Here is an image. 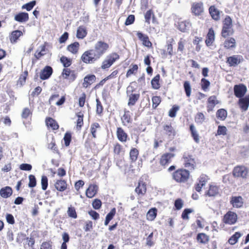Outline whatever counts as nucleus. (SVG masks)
I'll return each instance as SVG.
<instances>
[{"label": "nucleus", "instance_id": "a19ab883", "mask_svg": "<svg viewBox=\"0 0 249 249\" xmlns=\"http://www.w3.org/2000/svg\"><path fill=\"white\" fill-rule=\"evenodd\" d=\"M138 67L137 65H133L130 66L129 70L127 71L126 77H128L133 74H135L137 71Z\"/></svg>", "mask_w": 249, "mask_h": 249}, {"label": "nucleus", "instance_id": "680f3d73", "mask_svg": "<svg viewBox=\"0 0 249 249\" xmlns=\"http://www.w3.org/2000/svg\"><path fill=\"white\" fill-rule=\"evenodd\" d=\"M96 113L97 114H100L102 113L103 111V107L101 104V102L99 100V99H96Z\"/></svg>", "mask_w": 249, "mask_h": 249}, {"label": "nucleus", "instance_id": "9d476101", "mask_svg": "<svg viewBox=\"0 0 249 249\" xmlns=\"http://www.w3.org/2000/svg\"><path fill=\"white\" fill-rule=\"evenodd\" d=\"M192 12L196 16H199L203 12V4L201 2L194 3L192 6Z\"/></svg>", "mask_w": 249, "mask_h": 249}, {"label": "nucleus", "instance_id": "2eb2a0df", "mask_svg": "<svg viewBox=\"0 0 249 249\" xmlns=\"http://www.w3.org/2000/svg\"><path fill=\"white\" fill-rule=\"evenodd\" d=\"M138 37L142 42V44L146 47H149L151 46L152 44L149 40L148 37L143 34L142 33L138 32L137 33Z\"/></svg>", "mask_w": 249, "mask_h": 249}, {"label": "nucleus", "instance_id": "ea45409f", "mask_svg": "<svg viewBox=\"0 0 249 249\" xmlns=\"http://www.w3.org/2000/svg\"><path fill=\"white\" fill-rule=\"evenodd\" d=\"M190 23L186 21H182L178 23V28L183 32H185L189 28Z\"/></svg>", "mask_w": 249, "mask_h": 249}, {"label": "nucleus", "instance_id": "7c9ffc66", "mask_svg": "<svg viewBox=\"0 0 249 249\" xmlns=\"http://www.w3.org/2000/svg\"><path fill=\"white\" fill-rule=\"evenodd\" d=\"M79 48V44L77 42H75L67 47V50L73 54H75L78 52Z\"/></svg>", "mask_w": 249, "mask_h": 249}, {"label": "nucleus", "instance_id": "f03ea898", "mask_svg": "<svg viewBox=\"0 0 249 249\" xmlns=\"http://www.w3.org/2000/svg\"><path fill=\"white\" fill-rule=\"evenodd\" d=\"M234 33L232 28L231 18L227 16L223 21V27L221 31V36L226 38L229 36H232Z\"/></svg>", "mask_w": 249, "mask_h": 249}, {"label": "nucleus", "instance_id": "c85d7f7f", "mask_svg": "<svg viewBox=\"0 0 249 249\" xmlns=\"http://www.w3.org/2000/svg\"><path fill=\"white\" fill-rule=\"evenodd\" d=\"M22 35V33L19 30L13 31L10 36V39L12 43L16 42L17 40Z\"/></svg>", "mask_w": 249, "mask_h": 249}, {"label": "nucleus", "instance_id": "72a5a7b5", "mask_svg": "<svg viewBox=\"0 0 249 249\" xmlns=\"http://www.w3.org/2000/svg\"><path fill=\"white\" fill-rule=\"evenodd\" d=\"M139 94H132L129 95V101L128 103V106H133L135 104L136 102L139 99Z\"/></svg>", "mask_w": 249, "mask_h": 249}, {"label": "nucleus", "instance_id": "052dcab7", "mask_svg": "<svg viewBox=\"0 0 249 249\" xmlns=\"http://www.w3.org/2000/svg\"><path fill=\"white\" fill-rule=\"evenodd\" d=\"M227 117V110L224 109H219V118L221 120H225Z\"/></svg>", "mask_w": 249, "mask_h": 249}, {"label": "nucleus", "instance_id": "5fc2aeb1", "mask_svg": "<svg viewBox=\"0 0 249 249\" xmlns=\"http://www.w3.org/2000/svg\"><path fill=\"white\" fill-rule=\"evenodd\" d=\"M41 188L44 191L46 190L48 187V178L46 176H43L41 180Z\"/></svg>", "mask_w": 249, "mask_h": 249}, {"label": "nucleus", "instance_id": "2f4dec72", "mask_svg": "<svg viewBox=\"0 0 249 249\" xmlns=\"http://www.w3.org/2000/svg\"><path fill=\"white\" fill-rule=\"evenodd\" d=\"M209 13L212 18L215 20H218V10L214 5L210 6L209 9Z\"/></svg>", "mask_w": 249, "mask_h": 249}, {"label": "nucleus", "instance_id": "bb28decb", "mask_svg": "<svg viewBox=\"0 0 249 249\" xmlns=\"http://www.w3.org/2000/svg\"><path fill=\"white\" fill-rule=\"evenodd\" d=\"M117 135L119 141L123 142L126 141L127 135L122 128H118Z\"/></svg>", "mask_w": 249, "mask_h": 249}, {"label": "nucleus", "instance_id": "c03bdc74", "mask_svg": "<svg viewBox=\"0 0 249 249\" xmlns=\"http://www.w3.org/2000/svg\"><path fill=\"white\" fill-rule=\"evenodd\" d=\"M87 35V32L86 30L81 27H79L77 31V35L76 36L79 38H83L86 36Z\"/></svg>", "mask_w": 249, "mask_h": 249}, {"label": "nucleus", "instance_id": "e2e57ef3", "mask_svg": "<svg viewBox=\"0 0 249 249\" xmlns=\"http://www.w3.org/2000/svg\"><path fill=\"white\" fill-rule=\"evenodd\" d=\"M71 134L70 133L67 132L64 137V140L65 142V145L68 146L70 145L71 141Z\"/></svg>", "mask_w": 249, "mask_h": 249}, {"label": "nucleus", "instance_id": "a211bd4d", "mask_svg": "<svg viewBox=\"0 0 249 249\" xmlns=\"http://www.w3.org/2000/svg\"><path fill=\"white\" fill-rule=\"evenodd\" d=\"M224 46L227 49H233L236 47V41L233 37H229L225 40Z\"/></svg>", "mask_w": 249, "mask_h": 249}, {"label": "nucleus", "instance_id": "a878e982", "mask_svg": "<svg viewBox=\"0 0 249 249\" xmlns=\"http://www.w3.org/2000/svg\"><path fill=\"white\" fill-rule=\"evenodd\" d=\"M62 76L65 79H68L70 77V79L73 81L75 78V76L69 69L66 68L63 70Z\"/></svg>", "mask_w": 249, "mask_h": 249}, {"label": "nucleus", "instance_id": "4be33fe9", "mask_svg": "<svg viewBox=\"0 0 249 249\" xmlns=\"http://www.w3.org/2000/svg\"><path fill=\"white\" fill-rule=\"evenodd\" d=\"M12 193V189L9 186L2 188L0 190V195L3 198H7L10 196Z\"/></svg>", "mask_w": 249, "mask_h": 249}, {"label": "nucleus", "instance_id": "79ce46f5", "mask_svg": "<svg viewBox=\"0 0 249 249\" xmlns=\"http://www.w3.org/2000/svg\"><path fill=\"white\" fill-rule=\"evenodd\" d=\"M139 151L136 148H132L130 152V158L132 161H135L138 158Z\"/></svg>", "mask_w": 249, "mask_h": 249}, {"label": "nucleus", "instance_id": "58836bf2", "mask_svg": "<svg viewBox=\"0 0 249 249\" xmlns=\"http://www.w3.org/2000/svg\"><path fill=\"white\" fill-rule=\"evenodd\" d=\"M183 87L187 97H189L191 93V87L190 82L186 81L184 82Z\"/></svg>", "mask_w": 249, "mask_h": 249}, {"label": "nucleus", "instance_id": "1a4fd4ad", "mask_svg": "<svg viewBox=\"0 0 249 249\" xmlns=\"http://www.w3.org/2000/svg\"><path fill=\"white\" fill-rule=\"evenodd\" d=\"M53 69L51 67L46 66L40 72V78L42 80L48 79L52 74Z\"/></svg>", "mask_w": 249, "mask_h": 249}, {"label": "nucleus", "instance_id": "ddd939ff", "mask_svg": "<svg viewBox=\"0 0 249 249\" xmlns=\"http://www.w3.org/2000/svg\"><path fill=\"white\" fill-rule=\"evenodd\" d=\"M239 105L243 110H247L249 106V95L240 98L239 100Z\"/></svg>", "mask_w": 249, "mask_h": 249}, {"label": "nucleus", "instance_id": "20e7f679", "mask_svg": "<svg viewBox=\"0 0 249 249\" xmlns=\"http://www.w3.org/2000/svg\"><path fill=\"white\" fill-rule=\"evenodd\" d=\"M182 160L184 166L190 169H194L195 161L192 155L189 152H184L183 155Z\"/></svg>", "mask_w": 249, "mask_h": 249}, {"label": "nucleus", "instance_id": "412c9836", "mask_svg": "<svg viewBox=\"0 0 249 249\" xmlns=\"http://www.w3.org/2000/svg\"><path fill=\"white\" fill-rule=\"evenodd\" d=\"M96 77L94 75H87L84 78L83 86L85 88H87L89 86L91 85L95 81Z\"/></svg>", "mask_w": 249, "mask_h": 249}, {"label": "nucleus", "instance_id": "3c124183", "mask_svg": "<svg viewBox=\"0 0 249 249\" xmlns=\"http://www.w3.org/2000/svg\"><path fill=\"white\" fill-rule=\"evenodd\" d=\"M29 182L28 186L30 188H33L36 185V181L35 177L34 175H30L29 176Z\"/></svg>", "mask_w": 249, "mask_h": 249}, {"label": "nucleus", "instance_id": "aec40b11", "mask_svg": "<svg viewBox=\"0 0 249 249\" xmlns=\"http://www.w3.org/2000/svg\"><path fill=\"white\" fill-rule=\"evenodd\" d=\"M232 206L234 207L240 208L243 204V198L241 196H234L231 198V200Z\"/></svg>", "mask_w": 249, "mask_h": 249}, {"label": "nucleus", "instance_id": "7ed1b4c3", "mask_svg": "<svg viewBox=\"0 0 249 249\" xmlns=\"http://www.w3.org/2000/svg\"><path fill=\"white\" fill-rule=\"evenodd\" d=\"M189 172L183 169L177 170L172 175V178L178 183L186 182L189 179Z\"/></svg>", "mask_w": 249, "mask_h": 249}, {"label": "nucleus", "instance_id": "09e8293b", "mask_svg": "<svg viewBox=\"0 0 249 249\" xmlns=\"http://www.w3.org/2000/svg\"><path fill=\"white\" fill-rule=\"evenodd\" d=\"M67 213L68 215L71 218H77V214L75 211V209L74 207L70 206L68 208V210L67 211Z\"/></svg>", "mask_w": 249, "mask_h": 249}, {"label": "nucleus", "instance_id": "423d86ee", "mask_svg": "<svg viewBox=\"0 0 249 249\" xmlns=\"http://www.w3.org/2000/svg\"><path fill=\"white\" fill-rule=\"evenodd\" d=\"M237 219V214L232 212H228L224 216L223 221L230 225L234 224Z\"/></svg>", "mask_w": 249, "mask_h": 249}, {"label": "nucleus", "instance_id": "f704fd0d", "mask_svg": "<svg viewBox=\"0 0 249 249\" xmlns=\"http://www.w3.org/2000/svg\"><path fill=\"white\" fill-rule=\"evenodd\" d=\"M157 215V209L156 208H152L150 209L147 213L146 217L148 220H153Z\"/></svg>", "mask_w": 249, "mask_h": 249}, {"label": "nucleus", "instance_id": "f257e3e1", "mask_svg": "<svg viewBox=\"0 0 249 249\" xmlns=\"http://www.w3.org/2000/svg\"><path fill=\"white\" fill-rule=\"evenodd\" d=\"M108 45L102 41H98L94 49L86 51L82 55V60L86 63H92L98 59L107 51Z\"/></svg>", "mask_w": 249, "mask_h": 249}, {"label": "nucleus", "instance_id": "f3484780", "mask_svg": "<svg viewBox=\"0 0 249 249\" xmlns=\"http://www.w3.org/2000/svg\"><path fill=\"white\" fill-rule=\"evenodd\" d=\"M175 156L174 154L166 153L163 155L160 159V162L162 165H165L170 162L171 159Z\"/></svg>", "mask_w": 249, "mask_h": 249}, {"label": "nucleus", "instance_id": "cd10ccee", "mask_svg": "<svg viewBox=\"0 0 249 249\" xmlns=\"http://www.w3.org/2000/svg\"><path fill=\"white\" fill-rule=\"evenodd\" d=\"M163 130L165 134L169 136L174 137L176 134V131L171 124H166L163 126Z\"/></svg>", "mask_w": 249, "mask_h": 249}, {"label": "nucleus", "instance_id": "0e129e2a", "mask_svg": "<svg viewBox=\"0 0 249 249\" xmlns=\"http://www.w3.org/2000/svg\"><path fill=\"white\" fill-rule=\"evenodd\" d=\"M92 207L96 210L99 209L102 205L101 201L98 199H95L92 203Z\"/></svg>", "mask_w": 249, "mask_h": 249}, {"label": "nucleus", "instance_id": "dca6fc26", "mask_svg": "<svg viewBox=\"0 0 249 249\" xmlns=\"http://www.w3.org/2000/svg\"><path fill=\"white\" fill-rule=\"evenodd\" d=\"M55 188L59 191L63 192L67 189V183L65 180H57L54 184Z\"/></svg>", "mask_w": 249, "mask_h": 249}, {"label": "nucleus", "instance_id": "b1692460", "mask_svg": "<svg viewBox=\"0 0 249 249\" xmlns=\"http://www.w3.org/2000/svg\"><path fill=\"white\" fill-rule=\"evenodd\" d=\"M214 40V31L212 29H210L207 34V39L205 40L206 44L207 46H210L212 44Z\"/></svg>", "mask_w": 249, "mask_h": 249}, {"label": "nucleus", "instance_id": "6ab92c4d", "mask_svg": "<svg viewBox=\"0 0 249 249\" xmlns=\"http://www.w3.org/2000/svg\"><path fill=\"white\" fill-rule=\"evenodd\" d=\"M240 57L239 55H233L232 56L229 57L227 58V62L231 66H234L240 62Z\"/></svg>", "mask_w": 249, "mask_h": 249}, {"label": "nucleus", "instance_id": "864d4df0", "mask_svg": "<svg viewBox=\"0 0 249 249\" xmlns=\"http://www.w3.org/2000/svg\"><path fill=\"white\" fill-rule=\"evenodd\" d=\"M179 107L178 106L174 105L169 111V116L171 117H175L177 112L179 110Z\"/></svg>", "mask_w": 249, "mask_h": 249}, {"label": "nucleus", "instance_id": "0eeeda50", "mask_svg": "<svg viewBox=\"0 0 249 249\" xmlns=\"http://www.w3.org/2000/svg\"><path fill=\"white\" fill-rule=\"evenodd\" d=\"M247 90L246 86L242 84L236 85L234 87V94L238 98H241L244 96Z\"/></svg>", "mask_w": 249, "mask_h": 249}, {"label": "nucleus", "instance_id": "8fccbe9b", "mask_svg": "<svg viewBox=\"0 0 249 249\" xmlns=\"http://www.w3.org/2000/svg\"><path fill=\"white\" fill-rule=\"evenodd\" d=\"M27 74V71H25L23 74L20 76L18 81V85H20V87H21L25 84Z\"/></svg>", "mask_w": 249, "mask_h": 249}, {"label": "nucleus", "instance_id": "4d7b16f0", "mask_svg": "<svg viewBox=\"0 0 249 249\" xmlns=\"http://www.w3.org/2000/svg\"><path fill=\"white\" fill-rule=\"evenodd\" d=\"M122 152V146L119 143L115 144L114 146V153L115 154L119 155Z\"/></svg>", "mask_w": 249, "mask_h": 249}, {"label": "nucleus", "instance_id": "4468645a", "mask_svg": "<svg viewBox=\"0 0 249 249\" xmlns=\"http://www.w3.org/2000/svg\"><path fill=\"white\" fill-rule=\"evenodd\" d=\"M98 187L96 185H90L87 189L86 195L88 197L92 198L96 194L97 192Z\"/></svg>", "mask_w": 249, "mask_h": 249}, {"label": "nucleus", "instance_id": "69168bd1", "mask_svg": "<svg viewBox=\"0 0 249 249\" xmlns=\"http://www.w3.org/2000/svg\"><path fill=\"white\" fill-rule=\"evenodd\" d=\"M183 205V203L182 200L180 198H178L175 201V207L178 210H180L182 208Z\"/></svg>", "mask_w": 249, "mask_h": 249}, {"label": "nucleus", "instance_id": "9b49d317", "mask_svg": "<svg viewBox=\"0 0 249 249\" xmlns=\"http://www.w3.org/2000/svg\"><path fill=\"white\" fill-rule=\"evenodd\" d=\"M218 103L216 96H210L208 100L207 103V110L210 112L213 110V108L215 105Z\"/></svg>", "mask_w": 249, "mask_h": 249}, {"label": "nucleus", "instance_id": "e433bc0d", "mask_svg": "<svg viewBox=\"0 0 249 249\" xmlns=\"http://www.w3.org/2000/svg\"><path fill=\"white\" fill-rule=\"evenodd\" d=\"M190 129L192 135L195 141V142L198 143L199 141L198 134L197 131L193 124H191L190 126Z\"/></svg>", "mask_w": 249, "mask_h": 249}, {"label": "nucleus", "instance_id": "f8f14e48", "mask_svg": "<svg viewBox=\"0 0 249 249\" xmlns=\"http://www.w3.org/2000/svg\"><path fill=\"white\" fill-rule=\"evenodd\" d=\"M14 19L19 22H25L29 20L28 14L25 12H20L17 14L15 17Z\"/></svg>", "mask_w": 249, "mask_h": 249}, {"label": "nucleus", "instance_id": "c9c22d12", "mask_svg": "<svg viewBox=\"0 0 249 249\" xmlns=\"http://www.w3.org/2000/svg\"><path fill=\"white\" fill-rule=\"evenodd\" d=\"M218 194V187L216 186L210 185L209 190L206 195L209 196H214Z\"/></svg>", "mask_w": 249, "mask_h": 249}, {"label": "nucleus", "instance_id": "bf43d9fd", "mask_svg": "<svg viewBox=\"0 0 249 249\" xmlns=\"http://www.w3.org/2000/svg\"><path fill=\"white\" fill-rule=\"evenodd\" d=\"M193 210L191 209H185L183 211L182 214H181V217L183 219H188L189 216L188 214L190 213H191Z\"/></svg>", "mask_w": 249, "mask_h": 249}, {"label": "nucleus", "instance_id": "c756f323", "mask_svg": "<svg viewBox=\"0 0 249 249\" xmlns=\"http://www.w3.org/2000/svg\"><path fill=\"white\" fill-rule=\"evenodd\" d=\"M160 79V74L156 75L151 81V86L153 89H158L160 88L159 80Z\"/></svg>", "mask_w": 249, "mask_h": 249}, {"label": "nucleus", "instance_id": "338daca9", "mask_svg": "<svg viewBox=\"0 0 249 249\" xmlns=\"http://www.w3.org/2000/svg\"><path fill=\"white\" fill-rule=\"evenodd\" d=\"M130 116L129 115V111H125L123 116L122 118V120L127 123L130 122Z\"/></svg>", "mask_w": 249, "mask_h": 249}, {"label": "nucleus", "instance_id": "393cba45", "mask_svg": "<svg viewBox=\"0 0 249 249\" xmlns=\"http://www.w3.org/2000/svg\"><path fill=\"white\" fill-rule=\"evenodd\" d=\"M135 191L139 195H144L146 192V184L144 183L139 182Z\"/></svg>", "mask_w": 249, "mask_h": 249}, {"label": "nucleus", "instance_id": "6e6d98bb", "mask_svg": "<svg viewBox=\"0 0 249 249\" xmlns=\"http://www.w3.org/2000/svg\"><path fill=\"white\" fill-rule=\"evenodd\" d=\"M152 107L153 108H156L161 102L160 98L159 96H154L152 99Z\"/></svg>", "mask_w": 249, "mask_h": 249}, {"label": "nucleus", "instance_id": "603ef678", "mask_svg": "<svg viewBox=\"0 0 249 249\" xmlns=\"http://www.w3.org/2000/svg\"><path fill=\"white\" fill-rule=\"evenodd\" d=\"M205 120V116L202 113L199 112L196 114L195 121L197 123L202 124Z\"/></svg>", "mask_w": 249, "mask_h": 249}, {"label": "nucleus", "instance_id": "5701e85b", "mask_svg": "<svg viewBox=\"0 0 249 249\" xmlns=\"http://www.w3.org/2000/svg\"><path fill=\"white\" fill-rule=\"evenodd\" d=\"M45 122L46 125L48 127H51L53 130H57L59 128V125L57 122L52 118H47Z\"/></svg>", "mask_w": 249, "mask_h": 249}, {"label": "nucleus", "instance_id": "4c0bfd02", "mask_svg": "<svg viewBox=\"0 0 249 249\" xmlns=\"http://www.w3.org/2000/svg\"><path fill=\"white\" fill-rule=\"evenodd\" d=\"M241 236V234L239 232H236L231 238L229 239V243L231 245H234L238 241V239Z\"/></svg>", "mask_w": 249, "mask_h": 249}, {"label": "nucleus", "instance_id": "a18cd8bd", "mask_svg": "<svg viewBox=\"0 0 249 249\" xmlns=\"http://www.w3.org/2000/svg\"><path fill=\"white\" fill-rule=\"evenodd\" d=\"M174 41L173 38L167 41V51L170 55L173 54V45L172 43Z\"/></svg>", "mask_w": 249, "mask_h": 249}, {"label": "nucleus", "instance_id": "49530a36", "mask_svg": "<svg viewBox=\"0 0 249 249\" xmlns=\"http://www.w3.org/2000/svg\"><path fill=\"white\" fill-rule=\"evenodd\" d=\"M36 4V1L35 0H33L32 1H30V2H28L22 5V9H25L27 10V11H29L33 9V8L34 7Z\"/></svg>", "mask_w": 249, "mask_h": 249}, {"label": "nucleus", "instance_id": "473e14b6", "mask_svg": "<svg viewBox=\"0 0 249 249\" xmlns=\"http://www.w3.org/2000/svg\"><path fill=\"white\" fill-rule=\"evenodd\" d=\"M197 241L202 244H206L209 241V237L205 233H200L197 235Z\"/></svg>", "mask_w": 249, "mask_h": 249}, {"label": "nucleus", "instance_id": "37998d69", "mask_svg": "<svg viewBox=\"0 0 249 249\" xmlns=\"http://www.w3.org/2000/svg\"><path fill=\"white\" fill-rule=\"evenodd\" d=\"M210 85V82L207 79L204 78H202L201 80V86L202 89L204 91H207L208 90V89Z\"/></svg>", "mask_w": 249, "mask_h": 249}, {"label": "nucleus", "instance_id": "de8ad7c7", "mask_svg": "<svg viewBox=\"0 0 249 249\" xmlns=\"http://www.w3.org/2000/svg\"><path fill=\"white\" fill-rule=\"evenodd\" d=\"M60 61L64 67L66 68L69 67L71 64V60L66 56H62L60 58Z\"/></svg>", "mask_w": 249, "mask_h": 249}, {"label": "nucleus", "instance_id": "13d9d810", "mask_svg": "<svg viewBox=\"0 0 249 249\" xmlns=\"http://www.w3.org/2000/svg\"><path fill=\"white\" fill-rule=\"evenodd\" d=\"M99 127L100 125L97 123H94L91 125L90 131L92 135L94 138L96 137L95 133L96 132V129L99 128Z\"/></svg>", "mask_w": 249, "mask_h": 249}, {"label": "nucleus", "instance_id": "774afa93", "mask_svg": "<svg viewBox=\"0 0 249 249\" xmlns=\"http://www.w3.org/2000/svg\"><path fill=\"white\" fill-rule=\"evenodd\" d=\"M40 249H52V246L48 242H44L41 245Z\"/></svg>", "mask_w": 249, "mask_h": 249}, {"label": "nucleus", "instance_id": "39448f33", "mask_svg": "<svg viewBox=\"0 0 249 249\" xmlns=\"http://www.w3.org/2000/svg\"><path fill=\"white\" fill-rule=\"evenodd\" d=\"M119 58V56L116 53H113L107 55L103 62L101 68L102 69H106L109 68Z\"/></svg>", "mask_w": 249, "mask_h": 249}, {"label": "nucleus", "instance_id": "6e6552de", "mask_svg": "<svg viewBox=\"0 0 249 249\" xmlns=\"http://www.w3.org/2000/svg\"><path fill=\"white\" fill-rule=\"evenodd\" d=\"M233 174L235 177L245 178L248 174V170L243 166H237L234 168Z\"/></svg>", "mask_w": 249, "mask_h": 249}]
</instances>
